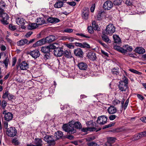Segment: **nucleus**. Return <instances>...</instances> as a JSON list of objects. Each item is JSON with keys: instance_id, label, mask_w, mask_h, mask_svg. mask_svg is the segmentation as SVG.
<instances>
[{"instance_id": "f257e3e1", "label": "nucleus", "mask_w": 146, "mask_h": 146, "mask_svg": "<svg viewBox=\"0 0 146 146\" xmlns=\"http://www.w3.org/2000/svg\"><path fill=\"white\" fill-rule=\"evenodd\" d=\"M56 39L55 36L52 35H50L45 38L42 39L34 44L33 47H35L44 44L46 42L50 43L52 42Z\"/></svg>"}, {"instance_id": "f03ea898", "label": "nucleus", "mask_w": 146, "mask_h": 146, "mask_svg": "<svg viewBox=\"0 0 146 146\" xmlns=\"http://www.w3.org/2000/svg\"><path fill=\"white\" fill-rule=\"evenodd\" d=\"M118 87L121 91H125L128 88V79L125 76H123L122 78V80L119 82Z\"/></svg>"}, {"instance_id": "7ed1b4c3", "label": "nucleus", "mask_w": 146, "mask_h": 146, "mask_svg": "<svg viewBox=\"0 0 146 146\" xmlns=\"http://www.w3.org/2000/svg\"><path fill=\"white\" fill-rule=\"evenodd\" d=\"M74 125L71 122L69 123V124H65L63 125L62 128L63 130L66 132H68L69 134H72L75 133L76 130L73 128Z\"/></svg>"}, {"instance_id": "20e7f679", "label": "nucleus", "mask_w": 146, "mask_h": 146, "mask_svg": "<svg viewBox=\"0 0 146 146\" xmlns=\"http://www.w3.org/2000/svg\"><path fill=\"white\" fill-rule=\"evenodd\" d=\"M43 139L44 140L48 143L49 146H54L55 144L54 137L52 135H46Z\"/></svg>"}, {"instance_id": "39448f33", "label": "nucleus", "mask_w": 146, "mask_h": 146, "mask_svg": "<svg viewBox=\"0 0 146 146\" xmlns=\"http://www.w3.org/2000/svg\"><path fill=\"white\" fill-rule=\"evenodd\" d=\"M6 133L7 135L10 137H14L17 133L16 129L14 127H10L7 129Z\"/></svg>"}, {"instance_id": "423d86ee", "label": "nucleus", "mask_w": 146, "mask_h": 146, "mask_svg": "<svg viewBox=\"0 0 146 146\" xmlns=\"http://www.w3.org/2000/svg\"><path fill=\"white\" fill-rule=\"evenodd\" d=\"M89 10L88 8H84L82 10V18L85 21L88 20L89 17Z\"/></svg>"}, {"instance_id": "0eeeda50", "label": "nucleus", "mask_w": 146, "mask_h": 146, "mask_svg": "<svg viewBox=\"0 0 146 146\" xmlns=\"http://www.w3.org/2000/svg\"><path fill=\"white\" fill-rule=\"evenodd\" d=\"M115 27L113 24H109L106 27V34L111 35L115 32Z\"/></svg>"}, {"instance_id": "6e6552de", "label": "nucleus", "mask_w": 146, "mask_h": 146, "mask_svg": "<svg viewBox=\"0 0 146 146\" xmlns=\"http://www.w3.org/2000/svg\"><path fill=\"white\" fill-rule=\"evenodd\" d=\"M2 97L4 99L7 98L9 100H15L16 98L14 95L10 94L8 91H6L5 92H3Z\"/></svg>"}, {"instance_id": "1a4fd4ad", "label": "nucleus", "mask_w": 146, "mask_h": 146, "mask_svg": "<svg viewBox=\"0 0 146 146\" xmlns=\"http://www.w3.org/2000/svg\"><path fill=\"white\" fill-rule=\"evenodd\" d=\"M54 54L58 57H60L63 55V48L57 47L54 50Z\"/></svg>"}, {"instance_id": "9d476101", "label": "nucleus", "mask_w": 146, "mask_h": 146, "mask_svg": "<svg viewBox=\"0 0 146 146\" xmlns=\"http://www.w3.org/2000/svg\"><path fill=\"white\" fill-rule=\"evenodd\" d=\"M3 113L4 115V119L7 121H9L11 120L13 118V114L9 112H7V110H5L3 111Z\"/></svg>"}, {"instance_id": "9b49d317", "label": "nucleus", "mask_w": 146, "mask_h": 146, "mask_svg": "<svg viewBox=\"0 0 146 146\" xmlns=\"http://www.w3.org/2000/svg\"><path fill=\"white\" fill-rule=\"evenodd\" d=\"M16 22L18 25L21 26V28L22 29H25L26 28L25 25L26 21L23 18L18 17L16 18Z\"/></svg>"}, {"instance_id": "f8f14e48", "label": "nucleus", "mask_w": 146, "mask_h": 146, "mask_svg": "<svg viewBox=\"0 0 146 146\" xmlns=\"http://www.w3.org/2000/svg\"><path fill=\"white\" fill-rule=\"evenodd\" d=\"M107 120V117L105 116H101L98 118L97 123L100 125H103L106 123Z\"/></svg>"}, {"instance_id": "ddd939ff", "label": "nucleus", "mask_w": 146, "mask_h": 146, "mask_svg": "<svg viewBox=\"0 0 146 146\" xmlns=\"http://www.w3.org/2000/svg\"><path fill=\"white\" fill-rule=\"evenodd\" d=\"M113 5V2L110 0L106 1L104 4L103 7L106 10H110L112 7Z\"/></svg>"}, {"instance_id": "4468645a", "label": "nucleus", "mask_w": 146, "mask_h": 146, "mask_svg": "<svg viewBox=\"0 0 146 146\" xmlns=\"http://www.w3.org/2000/svg\"><path fill=\"white\" fill-rule=\"evenodd\" d=\"M29 54H30L33 58L35 59H36L40 56V54L38 50L35 49L31 51L29 53Z\"/></svg>"}, {"instance_id": "2eb2a0df", "label": "nucleus", "mask_w": 146, "mask_h": 146, "mask_svg": "<svg viewBox=\"0 0 146 146\" xmlns=\"http://www.w3.org/2000/svg\"><path fill=\"white\" fill-rule=\"evenodd\" d=\"M55 138L57 139H65V135L63 134V133L60 131H58L55 133Z\"/></svg>"}, {"instance_id": "dca6fc26", "label": "nucleus", "mask_w": 146, "mask_h": 146, "mask_svg": "<svg viewBox=\"0 0 146 146\" xmlns=\"http://www.w3.org/2000/svg\"><path fill=\"white\" fill-rule=\"evenodd\" d=\"M19 67L22 70H26L29 68V64L25 61H23L19 65Z\"/></svg>"}, {"instance_id": "f3484780", "label": "nucleus", "mask_w": 146, "mask_h": 146, "mask_svg": "<svg viewBox=\"0 0 146 146\" xmlns=\"http://www.w3.org/2000/svg\"><path fill=\"white\" fill-rule=\"evenodd\" d=\"M87 56L89 59L92 61L95 60L96 58V54L92 52H89L87 54Z\"/></svg>"}, {"instance_id": "a211bd4d", "label": "nucleus", "mask_w": 146, "mask_h": 146, "mask_svg": "<svg viewBox=\"0 0 146 146\" xmlns=\"http://www.w3.org/2000/svg\"><path fill=\"white\" fill-rule=\"evenodd\" d=\"M74 53L75 56L81 57L82 56L83 52L81 49L78 48L74 50Z\"/></svg>"}, {"instance_id": "6ab92c4d", "label": "nucleus", "mask_w": 146, "mask_h": 146, "mask_svg": "<svg viewBox=\"0 0 146 146\" xmlns=\"http://www.w3.org/2000/svg\"><path fill=\"white\" fill-rule=\"evenodd\" d=\"M78 66L79 69L81 70H86L87 68V64L83 62H81L79 63Z\"/></svg>"}, {"instance_id": "aec40b11", "label": "nucleus", "mask_w": 146, "mask_h": 146, "mask_svg": "<svg viewBox=\"0 0 146 146\" xmlns=\"http://www.w3.org/2000/svg\"><path fill=\"white\" fill-rule=\"evenodd\" d=\"M123 50L124 52H123V53H125L127 52H131L133 50V48L131 46H130L128 45H125L123 46Z\"/></svg>"}, {"instance_id": "412c9836", "label": "nucleus", "mask_w": 146, "mask_h": 146, "mask_svg": "<svg viewBox=\"0 0 146 146\" xmlns=\"http://www.w3.org/2000/svg\"><path fill=\"white\" fill-rule=\"evenodd\" d=\"M34 144L35 146H42L43 145L42 141L40 138H35V139Z\"/></svg>"}, {"instance_id": "4be33fe9", "label": "nucleus", "mask_w": 146, "mask_h": 146, "mask_svg": "<svg viewBox=\"0 0 146 146\" xmlns=\"http://www.w3.org/2000/svg\"><path fill=\"white\" fill-rule=\"evenodd\" d=\"M47 21L51 23H58L60 21L59 19L56 18L49 17L47 19Z\"/></svg>"}, {"instance_id": "5701e85b", "label": "nucleus", "mask_w": 146, "mask_h": 146, "mask_svg": "<svg viewBox=\"0 0 146 146\" xmlns=\"http://www.w3.org/2000/svg\"><path fill=\"white\" fill-rule=\"evenodd\" d=\"M108 111L109 114H113L116 113L117 109L115 107L112 106L108 108Z\"/></svg>"}, {"instance_id": "b1692460", "label": "nucleus", "mask_w": 146, "mask_h": 146, "mask_svg": "<svg viewBox=\"0 0 146 146\" xmlns=\"http://www.w3.org/2000/svg\"><path fill=\"white\" fill-rule=\"evenodd\" d=\"M28 40L26 39H22L17 42V45L19 46H22L26 44H27Z\"/></svg>"}, {"instance_id": "393cba45", "label": "nucleus", "mask_w": 146, "mask_h": 146, "mask_svg": "<svg viewBox=\"0 0 146 146\" xmlns=\"http://www.w3.org/2000/svg\"><path fill=\"white\" fill-rule=\"evenodd\" d=\"M36 24L38 26V25H41L45 23V21L43 18L40 17L37 19L36 20Z\"/></svg>"}, {"instance_id": "a878e982", "label": "nucleus", "mask_w": 146, "mask_h": 146, "mask_svg": "<svg viewBox=\"0 0 146 146\" xmlns=\"http://www.w3.org/2000/svg\"><path fill=\"white\" fill-rule=\"evenodd\" d=\"M63 54L67 58H71L72 57L70 50H66L64 51H63Z\"/></svg>"}, {"instance_id": "bb28decb", "label": "nucleus", "mask_w": 146, "mask_h": 146, "mask_svg": "<svg viewBox=\"0 0 146 146\" xmlns=\"http://www.w3.org/2000/svg\"><path fill=\"white\" fill-rule=\"evenodd\" d=\"M73 125V128L75 127L77 129H80L81 128L82 126L81 123L79 121H77L74 122H71Z\"/></svg>"}, {"instance_id": "cd10ccee", "label": "nucleus", "mask_w": 146, "mask_h": 146, "mask_svg": "<svg viewBox=\"0 0 146 146\" xmlns=\"http://www.w3.org/2000/svg\"><path fill=\"white\" fill-rule=\"evenodd\" d=\"M38 26L36 23H29L27 26L28 29L29 30H32L35 29Z\"/></svg>"}, {"instance_id": "c85d7f7f", "label": "nucleus", "mask_w": 146, "mask_h": 146, "mask_svg": "<svg viewBox=\"0 0 146 146\" xmlns=\"http://www.w3.org/2000/svg\"><path fill=\"white\" fill-rule=\"evenodd\" d=\"M135 51L139 54H143L145 51V50L143 48L141 47H138L135 49Z\"/></svg>"}, {"instance_id": "c756f323", "label": "nucleus", "mask_w": 146, "mask_h": 146, "mask_svg": "<svg viewBox=\"0 0 146 146\" xmlns=\"http://www.w3.org/2000/svg\"><path fill=\"white\" fill-rule=\"evenodd\" d=\"M0 17H2V18L5 19H9V18L8 15L3 12V10H1V12H0Z\"/></svg>"}, {"instance_id": "7c9ffc66", "label": "nucleus", "mask_w": 146, "mask_h": 146, "mask_svg": "<svg viewBox=\"0 0 146 146\" xmlns=\"http://www.w3.org/2000/svg\"><path fill=\"white\" fill-rule=\"evenodd\" d=\"M92 27L95 30L99 31L100 28L98 25L95 21L92 22Z\"/></svg>"}, {"instance_id": "2f4dec72", "label": "nucleus", "mask_w": 146, "mask_h": 146, "mask_svg": "<svg viewBox=\"0 0 146 146\" xmlns=\"http://www.w3.org/2000/svg\"><path fill=\"white\" fill-rule=\"evenodd\" d=\"M63 5V2L61 1H59L55 3L54 5V7L55 8H61Z\"/></svg>"}, {"instance_id": "473e14b6", "label": "nucleus", "mask_w": 146, "mask_h": 146, "mask_svg": "<svg viewBox=\"0 0 146 146\" xmlns=\"http://www.w3.org/2000/svg\"><path fill=\"white\" fill-rule=\"evenodd\" d=\"M102 37L103 40L105 42L109 43L111 42V40L109 39L108 36L106 35L103 34L102 35Z\"/></svg>"}, {"instance_id": "72a5a7b5", "label": "nucleus", "mask_w": 146, "mask_h": 146, "mask_svg": "<svg viewBox=\"0 0 146 146\" xmlns=\"http://www.w3.org/2000/svg\"><path fill=\"white\" fill-rule=\"evenodd\" d=\"M94 96L96 97L97 100H104V99L105 95L104 94H97L96 95Z\"/></svg>"}, {"instance_id": "f704fd0d", "label": "nucleus", "mask_w": 146, "mask_h": 146, "mask_svg": "<svg viewBox=\"0 0 146 146\" xmlns=\"http://www.w3.org/2000/svg\"><path fill=\"white\" fill-rule=\"evenodd\" d=\"M113 1V3L114 5L119 6L122 4V0H111Z\"/></svg>"}, {"instance_id": "c9c22d12", "label": "nucleus", "mask_w": 146, "mask_h": 146, "mask_svg": "<svg viewBox=\"0 0 146 146\" xmlns=\"http://www.w3.org/2000/svg\"><path fill=\"white\" fill-rule=\"evenodd\" d=\"M111 72L113 74L115 75H117L119 73V68L118 67H115L111 70Z\"/></svg>"}, {"instance_id": "e433bc0d", "label": "nucleus", "mask_w": 146, "mask_h": 146, "mask_svg": "<svg viewBox=\"0 0 146 146\" xmlns=\"http://www.w3.org/2000/svg\"><path fill=\"white\" fill-rule=\"evenodd\" d=\"M125 101H122L121 102V106L123 108L124 110H125L126 109L129 103V101H125Z\"/></svg>"}, {"instance_id": "4c0bfd02", "label": "nucleus", "mask_w": 146, "mask_h": 146, "mask_svg": "<svg viewBox=\"0 0 146 146\" xmlns=\"http://www.w3.org/2000/svg\"><path fill=\"white\" fill-rule=\"evenodd\" d=\"M41 50L44 54L50 52V51H49L47 46L42 47Z\"/></svg>"}, {"instance_id": "58836bf2", "label": "nucleus", "mask_w": 146, "mask_h": 146, "mask_svg": "<svg viewBox=\"0 0 146 146\" xmlns=\"http://www.w3.org/2000/svg\"><path fill=\"white\" fill-rule=\"evenodd\" d=\"M115 140V138L113 137H110L107 138V142L110 143H114Z\"/></svg>"}, {"instance_id": "ea45409f", "label": "nucleus", "mask_w": 146, "mask_h": 146, "mask_svg": "<svg viewBox=\"0 0 146 146\" xmlns=\"http://www.w3.org/2000/svg\"><path fill=\"white\" fill-rule=\"evenodd\" d=\"M114 48L121 53H123V52H124V51L123 50V47H121L119 46H114Z\"/></svg>"}, {"instance_id": "a19ab883", "label": "nucleus", "mask_w": 146, "mask_h": 146, "mask_svg": "<svg viewBox=\"0 0 146 146\" xmlns=\"http://www.w3.org/2000/svg\"><path fill=\"white\" fill-rule=\"evenodd\" d=\"M113 38L115 43H119L120 42V38L116 35H113Z\"/></svg>"}, {"instance_id": "79ce46f5", "label": "nucleus", "mask_w": 146, "mask_h": 146, "mask_svg": "<svg viewBox=\"0 0 146 146\" xmlns=\"http://www.w3.org/2000/svg\"><path fill=\"white\" fill-rule=\"evenodd\" d=\"M9 61V58L8 57H7L4 60L3 63L5 65V67L7 68L8 66Z\"/></svg>"}, {"instance_id": "37998d69", "label": "nucleus", "mask_w": 146, "mask_h": 146, "mask_svg": "<svg viewBox=\"0 0 146 146\" xmlns=\"http://www.w3.org/2000/svg\"><path fill=\"white\" fill-rule=\"evenodd\" d=\"M9 19H4L2 18V19L1 20V21L2 24L4 25H7L9 24V22L8 20Z\"/></svg>"}, {"instance_id": "c03bdc74", "label": "nucleus", "mask_w": 146, "mask_h": 146, "mask_svg": "<svg viewBox=\"0 0 146 146\" xmlns=\"http://www.w3.org/2000/svg\"><path fill=\"white\" fill-rule=\"evenodd\" d=\"M88 146H99V145L96 143L94 142H91L88 143Z\"/></svg>"}, {"instance_id": "a18cd8bd", "label": "nucleus", "mask_w": 146, "mask_h": 146, "mask_svg": "<svg viewBox=\"0 0 146 146\" xmlns=\"http://www.w3.org/2000/svg\"><path fill=\"white\" fill-rule=\"evenodd\" d=\"M129 70L132 72H133L135 74H138V75H141V72H140L133 69H130Z\"/></svg>"}, {"instance_id": "49530a36", "label": "nucleus", "mask_w": 146, "mask_h": 146, "mask_svg": "<svg viewBox=\"0 0 146 146\" xmlns=\"http://www.w3.org/2000/svg\"><path fill=\"white\" fill-rule=\"evenodd\" d=\"M47 47L48 49H49V51H50V52L51 51L50 50L54 49H54H55L56 48V46L54 45V44L49 45L47 46Z\"/></svg>"}, {"instance_id": "de8ad7c7", "label": "nucleus", "mask_w": 146, "mask_h": 146, "mask_svg": "<svg viewBox=\"0 0 146 146\" xmlns=\"http://www.w3.org/2000/svg\"><path fill=\"white\" fill-rule=\"evenodd\" d=\"M65 46L70 49H73L74 48V46L72 43L65 44Z\"/></svg>"}, {"instance_id": "09e8293b", "label": "nucleus", "mask_w": 146, "mask_h": 146, "mask_svg": "<svg viewBox=\"0 0 146 146\" xmlns=\"http://www.w3.org/2000/svg\"><path fill=\"white\" fill-rule=\"evenodd\" d=\"M9 29L11 31H14L16 29V26L13 24H10L9 26Z\"/></svg>"}, {"instance_id": "8fccbe9b", "label": "nucleus", "mask_w": 146, "mask_h": 146, "mask_svg": "<svg viewBox=\"0 0 146 146\" xmlns=\"http://www.w3.org/2000/svg\"><path fill=\"white\" fill-rule=\"evenodd\" d=\"M82 48H90V46L89 44L86 42H84L82 44Z\"/></svg>"}, {"instance_id": "3c124183", "label": "nucleus", "mask_w": 146, "mask_h": 146, "mask_svg": "<svg viewBox=\"0 0 146 146\" xmlns=\"http://www.w3.org/2000/svg\"><path fill=\"white\" fill-rule=\"evenodd\" d=\"M143 137L142 135L141 134V133L138 134H136L135 135V139L138 140L142 137Z\"/></svg>"}, {"instance_id": "603ef678", "label": "nucleus", "mask_w": 146, "mask_h": 146, "mask_svg": "<svg viewBox=\"0 0 146 146\" xmlns=\"http://www.w3.org/2000/svg\"><path fill=\"white\" fill-rule=\"evenodd\" d=\"M114 125V123L110 124L107 125H105L103 126L102 129H104L106 128L111 127Z\"/></svg>"}, {"instance_id": "864d4df0", "label": "nucleus", "mask_w": 146, "mask_h": 146, "mask_svg": "<svg viewBox=\"0 0 146 146\" xmlns=\"http://www.w3.org/2000/svg\"><path fill=\"white\" fill-rule=\"evenodd\" d=\"M50 58V54L49 53H46L44 54V58L46 60Z\"/></svg>"}, {"instance_id": "5fc2aeb1", "label": "nucleus", "mask_w": 146, "mask_h": 146, "mask_svg": "<svg viewBox=\"0 0 146 146\" xmlns=\"http://www.w3.org/2000/svg\"><path fill=\"white\" fill-rule=\"evenodd\" d=\"M82 130L84 132H87L88 131H92V129L90 127H88V128H83Z\"/></svg>"}, {"instance_id": "6e6d98bb", "label": "nucleus", "mask_w": 146, "mask_h": 146, "mask_svg": "<svg viewBox=\"0 0 146 146\" xmlns=\"http://www.w3.org/2000/svg\"><path fill=\"white\" fill-rule=\"evenodd\" d=\"M76 35L78 36H82V37H86V38H90V37L89 36H88L87 35H85L82 33H78L76 34Z\"/></svg>"}, {"instance_id": "4d7b16f0", "label": "nucleus", "mask_w": 146, "mask_h": 146, "mask_svg": "<svg viewBox=\"0 0 146 146\" xmlns=\"http://www.w3.org/2000/svg\"><path fill=\"white\" fill-rule=\"evenodd\" d=\"M88 32L90 34H92L93 33L94 31L92 27H88Z\"/></svg>"}, {"instance_id": "13d9d810", "label": "nucleus", "mask_w": 146, "mask_h": 146, "mask_svg": "<svg viewBox=\"0 0 146 146\" xmlns=\"http://www.w3.org/2000/svg\"><path fill=\"white\" fill-rule=\"evenodd\" d=\"M12 142L15 145H18L20 143L16 139H13L12 141Z\"/></svg>"}, {"instance_id": "bf43d9fd", "label": "nucleus", "mask_w": 146, "mask_h": 146, "mask_svg": "<svg viewBox=\"0 0 146 146\" xmlns=\"http://www.w3.org/2000/svg\"><path fill=\"white\" fill-rule=\"evenodd\" d=\"M1 104L2 108L3 109H4L7 105V102H6V101H2Z\"/></svg>"}, {"instance_id": "052dcab7", "label": "nucleus", "mask_w": 146, "mask_h": 146, "mask_svg": "<svg viewBox=\"0 0 146 146\" xmlns=\"http://www.w3.org/2000/svg\"><path fill=\"white\" fill-rule=\"evenodd\" d=\"M117 116H116L115 115H110L109 117V118L110 120H112L114 119Z\"/></svg>"}, {"instance_id": "680f3d73", "label": "nucleus", "mask_w": 146, "mask_h": 146, "mask_svg": "<svg viewBox=\"0 0 146 146\" xmlns=\"http://www.w3.org/2000/svg\"><path fill=\"white\" fill-rule=\"evenodd\" d=\"M92 123V121H90L86 122V124L88 127H91L93 125Z\"/></svg>"}, {"instance_id": "e2e57ef3", "label": "nucleus", "mask_w": 146, "mask_h": 146, "mask_svg": "<svg viewBox=\"0 0 146 146\" xmlns=\"http://www.w3.org/2000/svg\"><path fill=\"white\" fill-rule=\"evenodd\" d=\"M74 138L73 136L72 135H65V139L66 138L69 139L71 140L73 139Z\"/></svg>"}, {"instance_id": "0e129e2a", "label": "nucleus", "mask_w": 146, "mask_h": 146, "mask_svg": "<svg viewBox=\"0 0 146 146\" xmlns=\"http://www.w3.org/2000/svg\"><path fill=\"white\" fill-rule=\"evenodd\" d=\"M73 30L70 28H68L64 30V32L66 33H71L73 32Z\"/></svg>"}, {"instance_id": "69168bd1", "label": "nucleus", "mask_w": 146, "mask_h": 146, "mask_svg": "<svg viewBox=\"0 0 146 146\" xmlns=\"http://www.w3.org/2000/svg\"><path fill=\"white\" fill-rule=\"evenodd\" d=\"M0 48L1 50L2 51H4L6 49V46L3 45H1L0 46Z\"/></svg>"}, {"instance_id": "338daca9", "label": "nucleus", "mask_w": 146, "mask_h": 146, "mask_svg": "<svg viewBox=\"0 0 146 146\" xmlns=\"http://www.w3.org/2000/svg\"><path fill=\"white\" fill-rule=\"evenodd\" d=\"M125 3L128 6L131 5L132 4V3L131 2L130 0H126Z\"/></svg>"}, {"instance_id": "774afa93", "label": "nucleus", "mask_w": 146, "mask_h": 146, "mask_svg": "<svg viewBox=\"0 0 146 146\" xmlns=\"http://www.w3.org/2000/svg\"><path fill=\"white\" fill-rule=\"evenodd\" d=\"M33 32L31 31H29L25 35V36L26 37L28 38L32 34Z\"/></svg>"}]
</instances>
